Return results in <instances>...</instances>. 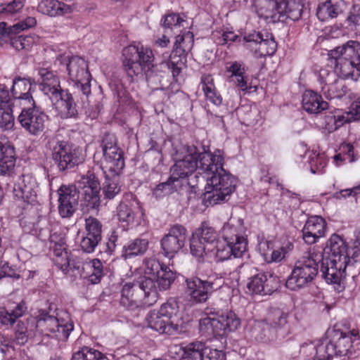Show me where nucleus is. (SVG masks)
I'll list each match as a JSON object with an SVG mask.
<instances>
[{
	"label": "nucleus",
	"instance_id": "25",
	"mask_svg": "<svg viewBox=\"0 0 360 360\" xmlns=\"http://www.w3.org/2000/svg\"><path fill=\"white\" fill-rule=\"evenodd\" d=\"M148 327L160 334L174 335L178 334L181 329L178 323L174 321H167L162 318L155 309L150 311L146 317Z\"/></svg>",
	"mask_w": 360,
	"mask_h": 360
},
{
	"label": "nucleus",
	"instance_id": "10",
	"mask_svg": "<svg viewBox=\"0 0 360 360\" xmlns=\"http://www.w3.org/2000/svg\"><path fill=\"white\" fill-rule=\"evenodd\" d=\"M320 272L322 278L328 284L333 285L338 292H342L345 288L346 269L348 263L324 257L321 259Z\"/></svg>",
	"mask_w": 360,
	"mask_h": 360
},
{
	"label": "nucleus",
	"instance_id": "33",
	"mask_svg": "<svg viewBox=\"0 0 360 360\" xmlns=\"http://www.w3.org/2000/svg\"><path fill=\"white\" fill-rule=\"evenodd\" d=\"M335 60V72L345 79L357 80L360 77V64L340 56L330 57Z\"/></svg>",
	"mask_w": 360,
	"mask_h": 360
},
{
	"label": "nucleus",
	"instance_id": "59",
	"mask_svg": "<svg viewBox=\"0 0 360 360\" xmlns=\"http://www.w3.org/2000/svg\"><path fill=\"white\" fill-rule=\"evenodd\" d=\"M183 22H184V20L179 17V15L171 13L165 15L162 18L161 25L165 29H172L173 27H180Z\"/></svg>",
	"mask_w": 360,
	"mask_h": 360
},
{
	"label": "nucleus",
	"instance_id": "43",
	"mask_svg": "<svg viewBox=\"0 0 360 360\" xmlns=\"http://www.w3.org/2000/svg\"><path fill=\"white\" fill-rule=\"evenodd\" d=\"M80 96L82 101V108L79 114H84L86 117L94 120L97 118L101 111V105L99 102H94L91 103L89 97H85L82 94H77Z\"/></svg>",
	"mask_w": 360,
	"mask_h": 360
},
{
	"label": "nucleus",
	"instance_id": "38",
	"mask_svg": "<svg viewBox=\"0 0 360 360\" xmlns=\"http://www.w3.org/2000/svg\"><path fill=\"white\" fill-rule=\"evenodd\" d=\"M143 278H150L155 284V292L151 294V296L155 299L158 297V290H168L172 283L175 280V274L170 269L169 266H165L161 270L157 276L154 278L152 277H142Z\"/></svg>",
	"mask_w": 360,
	"mask_h": 360
},
{
	"label": "nucleus",
	"instance_id": "61",
	"mask_svg": "<svg viewBox=\"0 0 360 360\" xmlns=\"http://www.w3.org/2000/svg\"><path fill=\"white\" fill-rule=\"evenodd\" d=\"M226 71L231 74V77L241 76L245 73V66L243 62L232 61L226 63Z\"/></svg>",
	"mask_w": 360,
	"mask_h": 360
},
{
	"label": "nucleus",
	"instance_id": "56",
	"mask_svg": "<svg viewBox=\"0 0 360 360\" xmlns=\"http://www.w3.org/2000/svg\"><path fill=\"white\" fill-rule=\"evenodd\" d=\"M85 232L102 236L103 225L96 218L89 217L85 219Z\"/></svg>",
	"mask_w": 360,
	"mask_h": 360
},
{
	"label": "nucleus",
	"instance_id": "41",
	"mask_svg": "<svg viewBox=\"0 0 360 360\" xmlns=\"http://www.w3.org/2000/svg\"><path fill=\"white\" fill-rule=\"evenodd\" d=\"M27 311L25 302L22 301L13 309L8 311L4 308L0 309V322L4 325H13L16 320L21 317Z\"/></svg>",
	"mask_w": 360,
	"mask_h": 360
},
{
	"label": "nucleus",
	"instance_id": "36",
	"mask_svg": "<svg viewBox=\"0 0 360 360\" xmlns=\"http://www.w3.org/2000/svg\"><path fill=\"white\" fill-rule=\"evenodd\" d=\"M302 104L304 110L309 113H318L328 108V103L313 91H305Z\"/></svg>",
	"mask_w": 360,
	"mask_h": 360
},
{
	"label": "nucleus",
	"instance_id": "6",
	"mask_svg": "<svg viewBox=\"0 0 360 360\" xmlns=\"http://www.w3.org/2000/svg\"><path fill=\"white\" fill-rule=\"evenodd\" d=\"M155 292V284L150 278H139L135 282L126 283L121 290L120 303L129 310H134L142 304L144 297Z\"/></svg>",
	"mask_w": 360,
	"mask_h": 360
},
{
	"label": "nucleus",
	"instance_id": "13",
	"mask_svg": "<svg viewBox=\"0 0 360 360\" xmlns=\"http://www.w3.org/2000/svg\"><path fill=\"white\" fill-rule=\"evenodd\" d=\"M37 181L30 174L19 177L13 189V198L19 207L25 209L29 205L37 202Z\"/></svg>",
	"mask_w": 360,
	"mask_h": 360
},
{
	"label": "nucleus",
	"instance_id": "58",
	"mask_svg": "<svg viewBox=\"0 0 360 360\" xmlns=\"http://www.w3.org/2000/svg\"><path fill=\"white\" fill-rule=\"evenodd\" d=\"M25 0H13L6 4L0 12L11 16L20 13L25 6Z\"/></svg>",
	"mask_w": 360,
	"mask_h": 360
},
{
	"label": "nucleus",
	"instance_id": "27",
	"mask_svg": "<svg viewBox=\"0 0 360 360\" xmlns=\"http://www.w3.org/2000/svg\"><path fill=\"white\" fill-rule=\"evenodd\" d=\"M38 73L41 78L39 86L41 91L51 98H58V92L63 89L58 77L46 68H40Z\"/></svg>",
	"mask_w": 360,
	"mask_h": 360
},
{
	"label": "nucleus",
	"instance_id": "20",
	"mask_svg": "<svg viewBox=\"0 0 360 360\" xmlns=\"http://www.w3.org/2000/svg\"><path fill=\"white\" fill-rule=\"evenodd\" d=\"M143 214L141 207L135 200L125 199L117 207L118 220L126 226H133L139 224Z\"/></svg>",
	"mask_w": 360,
	"mask_h": 360
},
{
	"label": "nucleus",
	"instance_id": "54",
	"mask_svg": "<svg viewBox=\"0 0 360 360\" xmlns=\"http://www.w3.org/2000/svg\"><path fill=\"white\" fill-rule=\"evenodd\" d=\"M101 147L102 148L103 154H110L109 151L113 150L115 149L119 148L120 147L117 145V140L115 134L107 132L104 134Z\"/></svg>",
	"mask_w": 360,
	"mask_h": 360
},
{
	"label": "nucleus",
	"instance_id": "46",
	"mask_svg": "<svg viewBox=\"0 0 360 360\" xmlns=\"http://www.w3.org/2000/svg\"><path fill=\"white\" fill-rule=\"evenodd\" d=\"M178 180L172 174L165 182L160 183L153 191V194L156 198H161L166 195L174 193L176 191L175 182Z\"/></svg>",
	"mask_w": 360,
	"mask_h": 360
},
{
	"label": "nucleus",
	"instance_id": "12",
	"mask_svg": "<svg viewBox=\"0 0 360 360\" xmlns=\"http://www.w3.org/2000/svg\"><path fill=\"white\" fill-rule=\"evenodd\" d=\"M288 314L279 308L269 309L265 319L254 326L253 333L255 339L259 341L265 340L266 334L263 333L259 334V332L264 328L265 325L277 330L279 338H285L283 333L289 334V330L285 328L288 323Z\"/></svg>",
	"mask_w": 360,
	"mask_h": 360
},
{
	"label": "nucleus",
	"instance_id": "28",
	"mask_svg": "<svg viewBox=\"0 0 360 360\" xmlns=\"http://www.w3.org/2000/svg\"><path fill=\"white\" fill-rule=\"evenodd\" d=\"M34 85V81L30 78L16 77L13 81L11 91L15 98L30 104L32 102H35L32 96V90Z\"/></svg>",
	"mask_w": 360,
	"mask_h": 360
},
{
	"label": "nucleus",
	"instance_id": "40",
	"mask_svg": "<svg viewBox=\"0 0 360 360\" xmlns=\"http://www.w3.org/2000/svg\"><path fill=\"white\" fill-rule=\"evenodd\" d=\"M201 85L207 99L217 106L220 105L222 97L217 91L212 77L209 75H202Z\"/></svg>",
	"mask_w": 360,
	"mask_h": 360
},
{
	"label": "nucleus",
	"instance_id": "63",
	"mask_svg": "<svg viewBox=\"0 0 360 360\" xmlns=\"http://www.w3.org/2000/svg\"><path fill=\"white\" fill-rule=\"evenodd\" d=\"M217 252H216V257L219 261H224L228 259H230L231 256H233L231 252V248L230 245L224 242V243L218 244L216 246Z\"/></svg>",
	"mask_w": 360,
	"mask_h": 360
},
{
	"label": "nucleus",
	"instance_id": "50",
	"mask_svg": "<svg viewBox=\"0 0 360 360\" xmlns=\"http://www.w3.org/2000/svg\"><path fill=\"white\" fill-rule=\"evenodd\" d=\"M83 186L84 192H100L101 186L97 177L94 174L83 176L79 181Z\"/></svg>",
	"mask_w": 360,
	"mask_h": 360
},
{
	"label": "nucleus",
	"instance_id": "22",
	"mask_svg": "<svg viewBox=\"0 0 360 360\" xmlns=\"http://www.w3.org/2000/svg\"><path fill=\"white\" fill-rule=\"evenodd\" d=\"M224 242L231 248V252L235 258L241 257L247 250V239L241 236L233 224H226L223 228Z\"/></svg>",
	"mask_w": 360,
	"mask_h": 360
},
{
	"label": "nucleus",
	"instance_id": "9",
	"mask_svg": "<svg viewBox=\"0 0 360 360\" xmlns=\"http://www.w3.org/2000/svg\"><path fill=\"white\" fill-rule=\"evenodd\" d=\"M219 234L214 227L207 222H202L200 226L195 230L192 234L190 241L191 253L201 258L212 250L209 246L217 243Z\"/></svg>",
	"mask_w": 360,
	"mask_h": 360
},
{
	"label": "nucleus",
	"instance_id": "45",
	"mask_svg": "<svg viewBox=\"0 0 360 360\" xmlns=\"http://www.w3.org/2000/svg\"><path fill=\"white\" fill-rule=\"evenodd\" d=\"M66 245L63 242L55 243L53 246V254L56 256L55 263L63 270H67L70 266Z\"/></svg>",
	"mask_w": 360,
	"mask_h": 360
},
{
	"label": "nucleus",
	"instance_id": "23",
	"mask_svg": "<svg viewBox=\"0 0 360 360\" xmlns=\"http://www.w3.org/2000/svg\"><path fill=\"white\" fill-rule=\"evenodd\" d=\"M326 223L320 216H311L308 218L302 229V238L307 244L315 243L319 238L324 236Z\"/></svg>",
	"mask_w": 360,
	"mask_h": 360
},
{
	"label": "nucleus",
	"instance_id": "4",
	"mask_svg": "<svg viewBox=\"0 0 360 360\" xmlns=\"http://www.w3.org/2000/svg\"><path fill=\"white\" fill-rule=\"evenodd\" d=\"M49 147L51 160L60 173L66 174L84 161L82 149L66 141L52 139Z\"/></svg>",
	"mask_w": 360,
	"mask_h": 360
},
{
	"label": "nucleus",
	"instance_id": "37",
	"mask_svg": "<svg viewBox=\"0 0 360 360\" xmlns=\"http://www.w3.org/2000/svg\"><path fill=\"white\" fill-rule=\"evenodd\" d=\"M209 347L202 341H195L184 347V353L180 360H207Z\"/></svg>",
	"mask_w": 360,
	"mask_h": 360
},
{
	"label": "nucleus",
	"instance_id": "39",
	"mask_svg": "<svg viewBox=\"0 0 360 360\" xmlns=\"http://www.w3.org/2000/svg\"><path fill=\"white\" fill-rule=\"evenodd\" d=\"M219 335L221 332L234 331L240 324V321L236 314L232 311L224 310L219 319H217Z\"/></svg>",
	"mask_w": 360,
	"mask_h": 360
},
{
	"label": "nucleus",
	"instance_id": "55",
	"mask_svg": "<svg viewBox=\"0 0 360 360\" xmlns=\"http://www.w3.org/2000/svg\"><path fill=\"white\" fill-rule=\"evenodd\" d=\"M100 192H84L82 205L87 210L97 209L100 205Z\"/></svg>",
	"mask_w": 360,
	"mask_h": 360
},
{
	"label": "nucleus",
	"instance_id": "42",
	"mask_svg": "<svg viewBox=\"0 0 360 360\" xmlns=\"http://www.w3.org/2000/svg\"><path fill=\"white\" fill-rule=\"evenodd\" d=\"M148 242L146 239L136 238L124 245L122 257L125 259L143 255L148 249Z\"/></svg>",
	"mask_w": 360,
	"mask_h": 360
},
{
	"label": "nucleus",
	"instance_id": "57",
	"mask_svg": "<svg viewBox=\"0 0 360 360\" xmlns=\"http://www.w3.org/2000/svg\"><path fill=\"white\" fill-rule=\"evenodd\" d=\"M103 191L105 198L112 199L120 192V187L115 181L106 178Z\"/></svg>",
	"mask_w": 360,
	"mask_h": 360
},
{
	"label": "nucleus",
	"instance_id": "32",
	"mask_svg": "<svg viewBox=\"0 0 360 360\" xmlns=\"http://www.w3.org/2000/svg\"><path fill=\"white\" fill-rule=\"evenodd\" d=\"M330 57H342L348 60L360 64V42L357 41H348L341 46L330 50Z\"/></svg>",
	"mask_w": 360,
	"mask_h": 360
},
{
	"label": "nucleus",
	"instance_id": "16",
	"mask_svg": "<svg viewBox=\"0 0 360 360\" xmlns=\"http://www.w3.org/2000/svg\"><path fill=\"white\" fill-rule=\"evenodd\" d=\"M250 269L255 270L253 267H250ZM255 271L257 272L248 278L245 292L250 295H271L277 289L276 277L264 272H259L257 269Z\"/></svg>",
	"mask_w": 360,
	"mask_h": 360
},
{
	"label": "nucleus",
	"instance_id": "15",
	"mask_svg": "<svg viewBox=\"0 0 360 360\" xmlns=\"http://www.w3.org/2000/svg\"><path fill=\"white\" fill-rule=\"evenodd\" d=\"M187 238L186 229L180 224L172 226L161 239L162 254L172 259L184 248Z\"/></svg>",
	"mask_w": 360,
	"mask_h": 360
},
{
	"label": "nucleus",
	"instance_id": "7",
	"mask_svg": "<svg viewBox=\"0 0 360 360\" xmlns=\"http://www.w3.org/2000/svg\"><path fill=\"white\" fill-rule=\"evenodd\" d=\"M73 323L70 321H60L53 315L43 311L39 314L36 321V329L44 336L65 341L73 330Z\"/></svg>",
	"mask_w": 360,
	"mask_h": 360
},
{
	"label": "nucleus",
	"instance_id": "11",
	"mask_svg": "<svg viewBox=\"0 0 360 360\" xmlns=\"http://www.w3.org/2000/svg\"><path fill=\"white\" fill-rule=\"evenodd\" d=\"M18 119L21 126L29 133L39 135L46 127L48 116L36 105L35 102H32L22 108Z\"/></svg>",
	"mask_w": 360,
	"mask_h": 360
},
{
	"label": "nucleus",
	"instance_id": "31",
	"mask_svg": "<svg viewBox=\"0 0 360 360\" xmlns=\"http://www.w3.org/2000/svg\"><path fill=\"white\" fill-rule=\"evenodd\" d=\"M37 11L42 14L56 17L72 13L74 7L58 0H42L38 4Z\"/></svg>",
	"mask_w": 360,
	"mask_h": 360
},
{
	"label": "nucleus",
	"instance_id": "47",
	"mask_svg": "<svg viewBox=\"0 0 360 360\" xmlns=\"http://www.w3.org/2000/svg\"><path fill=\"white\" fill-rule=\"evenodd\" d=\"M309 164L312 174H322L327 165L324 153L312 152L309 158Z\"/></svg>",
	"mask_w": 360,
	"mask_h": 360
},
{
	"label": "nucleus",
	"instance_id": "2",
	"mask_svg": "<svg viewBox=\"0 0 360 360\" xmlns=\"http://www.w3.org/2000/svg\"><path fill=\"white\" fill-rule=\"evenodd\" d=\"M122 66L131 79L134 77H145L148 84L155 82L162 72L171 70L172 77L176 79L181 72L184 63H174L172 60L162 61L154 64V55L152 50L143 46L130 45L122 50Z\"/></svg>",
	"mask_w": 360,
	"mask_h": 360
},
{
	"label": "nucleus",
	"instance_id": "44",
	"mask_svg": "<svg viewBox=\"0 0 360 360\" xmlns=\"http://www.w3.org/2000/svg\"><path fill=\"white\" fill-rule=\"evenodd\" d=\"M72 360H109L99 351L88 347H83L80 350L75 352Z\"/></svg>",
	"mask_w": 360,
	"mask_h": 360
},
{
	"label": "nucleus",
	"instance_id": "30",
	"mask_svg": "<svg viewBox=\"0 0 360 360\" xmlns=\"http://www.w3.org/2000/svg\"><path fill=\"white\" fill-rule=\"evenodd\" d=\"M103 154L102 164L113 176H118L124 167V152L119 148Z\"/></svg>",
	"mask_w": 360,
	"mask_h": 360
},
{
	"label": "nucleus",
	"instance_id": "48",
	"mask_svg": "<svg viewBox=\"0 0 360 360\" xmlns=\"http://www.w3.org/2000/svg\"><path fill=\"white\" fill-rule=\"evenodd\" d=\"M218 323L216 317L205 316L199 321V330L203 334L219 335Z\"/></svg>",
	"mask_w": 360,
	"mask_h": 360
},
{
	"label": "nucleus",
	"instance_id": "53",
	"mask_svg": "<svg viewBox=\"0 0 360 360\" xmlns=\"http://www.w3.org/2000/svg\"><path fill=\"white\" fill-rule=\"evenodd\" d=\"M304 5L300 2H297L295 0L289 1L288 7L286 13V18L292 20H298L303 11Z\"/></svg>",
	"mask_w": 360,
	"mask_h": 360
},
{
	"label": "nucleus",
	"instance_id": "1",
	"mask_svg": "<svg viewBox=\"0 0 360 360\" xmlns=\"http://www.w3.org/2000/svg\"><path fill=\"white\" fill-rule=\"evenodd\" d=\"M224 157L219 150L200 155V169L205 174V202L214 205L228 200L236 188V179L223 168Z\"/></svg>",
	"mask_w": 360,
	"mask_h": 360
},
{
	"label": "nucleus",
	"instance_id": "14",
	"mask_svg": "<svg viewBox=\"0 0 360 360\" xmlns=\"http://www.w3.org/2000/svg\"><path fill=\"white\" fill-rule=\"evenodd\" d=\"M186 155L179 160H176L174 165L171 167L170 172L178 181L191 176L197 169H200V152L195 146L185 147ZM206 152L205 150L204 153Z\"/></svg>",
	"mask_w": 360,
	"mask_h": 360
},
{
	"label": "nucleus",
	"instance_id": "8",
	"mask_svg": "<svg viewBox=\"0 0 360 360\" xmlns=\"http://www.w3.org/2000/svg\"><path fill=\"white\" fill-rule=\"evenodd\" d=\"M243 46L252 51L255 58L272 56L277 49V43L271 33L255 30L245 33L242 39Z\"/></svg>",
	"mask_w": 360,
	"mask_h": 360
},
{
	"label": "nucleus",
	"instance_id": "21",
	"mask_svg": "<svg viewBox=\"0 0 360 360\" xmlns=\"http://www.w3.org/2000/svg\"><path fill=\"white\" fill-rule=\"evenodd\" d=\"M320 82L322 91L328 99L340 98L346 94L347 88L334 71H323L320 74Z\"/></svg>",
	"mask_w": 360,
	"mask_h": 360
},
{
	"label": "nucleus",
	"instance_id": "29",
	"mask_svg": "<svg viewBox=\"0 0 360 360\" xmlns=\"http://www.w3.org/2000/svg\"><path fill=\"white\" fill-rule=\"evenodd\" d=\"M16 162L14 146L8 141H0V174L10 176L13 174Z\"/></svg>",
	"mask_w": 360,
	"mask_h": 360
},
{
	"label": "nucleus",
	"instance_id": "64",
	"mask_svg": "<svg viewBox=\"0 0 360 360\" xmlns=\"http://www.w3.org/2000/svg\"><path fill=\"white\" fill-rule=\"evenodd\" d=\"M63 109L66 118H78L79 111L75 99L63 108Z\"/></svg>",
	"mask_w": 360,
	"mask_h": 360
},
{
	"label": "nucleus",
	"instance_id": "24",
	"mask_svg": "<svg viewBox=\"0 0 360 360\" xmlns=\"http://www.w3.org/2000/svg\"><path fill=\"white\" fill-rule=\"evenodd\" d=\"M324 257L345 261L349 263L350 259L347 253V245L344 240L338 234H333L328 240L324 248Z\"/></svg>",
	"mask_w": 360,
	"mask_h": 360
},
{
	"label": "nucleus",
	"instance_id": "35",
	"mask_svg": "<svg viewBox=\"0 0 360 360\" xmlns=\"http://www.w3.org/2000/svg\"><path fill=\"white\" fill-rule=\"evenodd\" d=\"M103 265L98 259L85 262L79 273L82 276L88 278L92 284L98 283L103 276Z\"/></svg>",
	"mask_w": 360,
	"mask_h": 360
},
{
	"label": "nucleus",
	"instance_id": "3",
	"mask_svg": "<svg viewBox=\"0 0 360 360\" xmlns=\"http://www.w3.org/2000/svg\"><path fill=\"white\" fill-rule=\"evenodd\" d=\"M322 259L323 253L310 249L295 262L287 278L286 287L291 290H296L308 286L317 276Z\"/></svg>",
	"mask_w": 360,
	"mask_h": 360
},
{
	"label": "nucleus",
	"instance_id": "18",
	"mask_svg": "<svg viewBox=\"0 0 360 360\" xmlns=\"http://www.w3.org/2000/svg\"><path fill=\"white\" fill-rule=\"evenodd\" d=\"M58 212L63 218L70 217L77 210L79 198V191L75 185H62L58 190Z\"/></svg>",
	"mask_w": 360,
	"mask_h": 360
},
{
	"label": "nucleus",
	"instance_id": "52",
	"mask_svg": "<svg viewBox=\"0 0 360 360\" xmlns=\"http://www.w3.org/2000/svg\"><path fill=\"white\" fill-rule=\"evenodd\" d=\"M14 125V117L12 114V110L10 108L6 109L2 106L0 107V128L8 130L13 128Z\"/></svg>",
	"mask_w": 360,
	"mask_h": 360
},
{
	"label": "nucleus",
	"instance_id": "26",
	"mask_svg": "<svg viewBox=\"0 0 360 360\" xmlns=\"http://www.w3.org/2000/svg\"><path fill=\"white\" fill-rule=\"evenodd\" d=\"M193 44V35L191 32H187L184 34L177 35L168 60H172L174 63H184L183 60H186L187 53Z\"/></svg>",
	"mask_w": 360,
	"mask_h": 360
},
{
	"label": "nucleus",
	"instance_id": "5",
	"mask_svg": "<svg viewBox=\"0 0 360 360\" xmlns=\"http://www.w3.org/2000/svg\"><path fill=\"white\" fill-rule=\"evenodd\" d=\"M56 62L60 65L65 64L70 79L74 83V94H82L85 97L91 95V74L86 62L81 57L60 54Z\"/></svg>",
	"mask_w": 360,
	"mask_h": 360
},
{
	"label": "nucleus",
	"instance_id": "51",
	"mask_svg": "<svg viewBox=\"0 0 360 360\" xmlns=\"http://www.w3.org/2000/svg\"><path fill=\"white\" fill-rule=\"evenodd\" d=\"M145 273L148 276L144 277H152L154 278L158 273L163 269L167 265L163 263H160L159 260L155 258L146 259V262Z\"/></svg>",
	"mask_w": 360,
	"mask_h": 360
},
{
	"label": "nucleus",
	"instance_id": "60",
	"mask_svg": "<svg viewBox=\"0 0 360 360\" xmlns=\"http://www.w3.org/2000/svg\"><path fill=\"white\" fill-rule=\"evenodd\" d=\"M32 42V37L20 35L11 39V45L16 50H22L29 47Z\"/></svg>",
	"mask_w": 360,
	"mask_h": 360
},
{
	"label": "nucleus",
	"instance_id": "49",
	"mask_svg": "<svg viewBox=\"0 0 360 360\" xmlns=\"http://www.w3.org/2000/svg\"><path fill=\"white\" fill-rule=\"evenodd\" d=\"M178 304L177 302L173 299L169 300L167 302L162 304L158 310L160 315L162 318L166 319L167 321H174L173 319L178 313Z\"/></svg>",
	"mask_w": 360,
	"mask_h": 360
},
{
	"label": "nucleus",
	"instance_id": "34",
	"mask_svg": "<svg viewBox=\"0 0 360 360\" xmlns=\"http://www.w3.org/2000/svg\"><path fill=\"white\" fill-rule=\"evenodd\" d=\"M343 0H326L318 6L316 15L321 21L337 18L342 12Z\"/></svg>",
	"mask_w": 360,
	"mask_h": 360
},
{
	"label": "nucleus",
	"instance_id": "17",
	"mask_svg": "<svg viewBox=\"0 0 360 360\" xmlns=\"http://www.w3.org/2000/svg\"><path fill=\"white\" fill-rule=\"evenodd\" d=\"M328 336L333 340L336 347V356L351 358L354 353L352 342L359 337V331L352 329L342 331L333 328L328 332Z\"/></svg>",
	"mask_w": 360,
	"mask_h": 360
},
{
	"label": "nucleus",
	"instance_id": "62",
	"mask_svg": "<svg viewBox=\"0 0 360 360\" xmlns=\"http://www.w3.org/2000/svg\"><path fill=\"white\" fill-rule=\"evenodd\" d=\"M269 6L275 9L276 13L279 14V18H286L289 1L286 0H269Z\"/></svg>",
	"mask_w": 360,
	"mask_h": 360
},
{
	"label": "nucleus",
	"instance_id": "19",
	"mask_svg": "<svg viewBox=\"0 0 360 360\" xmlns=\"http://www.w3.org/2000/svg\"><path fill=\"white\" fill-rule=\"evenodd\" d=\"M186 283V293L190 297V300L194 303L205 302L217 288L214 282L198 277L187 278Z\"/></svg>",
	"mask_w": 360,
	"mask_h": 360
}]
</instances>
